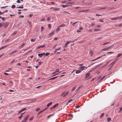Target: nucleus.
<instances>
[{"instance_id": "nucleus-48", "label": "nucleus", "mask_w": 122, "mask_h": 122, "mask_svg": "<svg viewBox=\"0 0 122 122\" xmlns=\"http://www.w3.org/2000/svg\"><path fill=\"white\" fill-rule=\"evenodd\" d=\"M17 33V32L16 31H15L14 32V33L12 34L13 35V36H14L15 34H16Z\"/></svg>"}, {"instance_id": "nucleus-33", "label": "nucleus", "mask_w": 122, "mask_h": 122, "mask_svg": "<svg viewBox=\"0 0 122 122\" xmlns=\"http://www.w3.org/2000/svg\"><path fill=\"white\" fill-rule=\"evenodd\" d=\"M117 19H122V16H118L117 17Z\"/></svg>"}, {"instance_id": "nucleus-56", "label": "nucleus", "mask_w": 122, "mask_h": 122, "mask_svg": "<svg viewBox=\"0 0 122 122\" xmlns=\"http://www.w3.org/2000/svg\"><path fill=\"white\" fill-rule=\"evenodd\" d=\"M8 11V10H6L5 11H4L3 12H2V14H3L5 12H7Z\"/></svg>"}, {"instance_id": "nucleus-59", "label": "nucleus", "mask_w": 122, "mask_h": 122, "mask_svg": "<svg viewBox=\"0 0 122 122\" xmlns=\"http://www.w3.org/2000/svg\"><path fill=\"white\" fill-rule=\"evenodd\" d=\"M99 30L98 29H94V31H97Z\"/></svg>"}, {"instance_id": "nucleus-11", "label": "nucleus", "mask_w": 122, "mask_h": 122, "mask_svg": "<svg viewBox=\"0 0 122 122\" xmlns=\"http://www.w3.org/2000/svg\"><path fill=\"white\" fill-rule=\"evenodd\" d=\"M98 67V66H95L90 71V72H91V71H94V70L95 69H96L97 68V67Z\"/></svg>"}, {"instance_id": "nucleus-2", "label": "nucleus", "mask_w": 122, "mask_h": 122, "mask_svg": "<svg viewBox=\"0 0 122 122\" xmlns=\"http://www.w3.org/2000/svg\"><path fill=\"white\" fill-rule=\"evenodd\" d=\"M90 66H88L87 67H86L85 66H81L79 67V69L80 70L83 71L85 70V68L86 69L88 67Z\"/></svg>"}, {"instance_id": "nucleus-50", "label": "nucleus", "mask_w": 122, "mask_h": 122, "mask_svg": "<svg viewBox=\"0 0 122 122\" xmlns=\"http://www.w3.org/2000/svg\"><path fill=\"white\" fill-rule=\"evenodd\" d=\"M78 22V21H76V22L73 23L72 24L74 26L75 24L76 23Z\"/></svg>"}, {"instance_id": "nucleus-55", "label": "nucleus", "mask_w": 122, "mask_h": 122, "mask_svg": "<svg viewBox=\"0 0 122 122\" xmlns=\"http://www.w3.org/2000/svg\"><path fill=\"white\" fill-rule=\"evenodd\" d=\"M51 19V17H48L47 18V20L48 21L49 20Z\"/></svg>"}, {"instance_id": "nucleus-6", "label": "nucleus", "mask_w": 122, "mask_h": 122, "mask_svg": "<svg viewBox=\"0 0 122 122\" xmlns=\"http://www.w3.org/2000/svg\"><path fill=\"white\" fill-rule=\"evenodd\" d=\"M45 55V53L43 52L42 53L39 54L38 56L40 57H41L42 56H43Z\"/></svg>"}, {"instance_id": "nucleus-42", "label": "nucleus", "mask_w": 122, "mask_h": 122, "mask_svg": "<svg viewBox=\"0 0 122 122\" xmlns=\"http://www.w3.org/2000/svg\"><path fill=\"white\" fill-rule=\"evenodd\" d=\"M15 7V5H13L11 6V8L13 9Z\"/></svg>"}, {"instance_id": "nucleus-23", "label": "nucleus", "mask_w": 122, "mask_h": 122, "mask_svg": "<svg viewBox=\"0 0 122 122\" xmlns=\"http://www.w3.org/2000/svg\"><path fill=\"white\" fill-rule=\"evenodd\" d=\"M29 116H27L26 117H25V118L24 119V120H25L26 121L28 119V118L29 117Z\"/></svg>"}, {"instance_id": "nucleus-52", "label": "nucleus", "mask_w": 122, "mask_h": 122, "mask_svg": "<svg viewBox=\"0 0 122 122\" xmlns=\"http://www.w3.org/2000/svg\"><path fill=\"white\" fill-rule=\"evenodd\" d=\"M3 26V23H2L1 22L0 23V27H1Z\"/></svg>"}, {"instance_id": "nucleus-13", "label": "nucleus", "mask_w": 122, "mask_h": 122, "mask_svg": "<svg viewBox=\"0 0 122 122\" xmlns=\"http://www.w3.org/2000/svg\"><path fill=\"white\" fill-rule=\"evenodd\" d=\"M61 47H59V48H58V49H55V51H54V53H56V52H57V50H58V51H59L61 49Z\"/></svg>"}, {"instance_id": "nucleus-17", "label": "nucleus", "mask_w": 122, "mask_h": 122, "mask_svg": "<svg viewBox=\"0 0 122 122\" xmlns=\"http://www.w3.org/2000/svg\"><path fill=\"white\" fill-rule=\"evenodd\" d=\"M88 11V10H81L79 11V13L80 12H84L86 11Z\"/></svg>"}, {"instance_id": "nucleus-27", "label": "nucleus", "mask_w": 122, "mask_h": 122, "mask_svg": "<svg viewBox=\"0 0 122 122\" xmlns=\"http://www.w3.org/2000/svg\"><path fill=\"white\" fill-rule=\"evenodd\" d=\"M57 77H58V76H56V77H52V78H50V79H49V80H54V79H55V78H57Z\"/></svg>"}, {"instance_id": "nucleus-31", "label": "nucleus", "mask_w": 122, "mask_h": 122, "mask_svg": "<svg viewBox=\"0 0 122 122\" xmlns=\"http://www.w3.org/2000/svg\"><path fill=\"white\" fill-rule=\"evenodd\" d=\"M65 25L64 24H63L62 25H60L59 26V27H64L65 26Z\"/></svg>"}, {"instance_id": "nucleus-44", "label": "nucleus", "mask_w": 122, "mask_h": 122, "mask_svg": "<svg viewBox=\"0 0 122 122\" xmlns=\"http://www.w3.org/2000/svg\"><path fill=\"white\" fill-rule=\"evenodd\" d=\"M63 13H66V14H70V13H69V12H66V11H63Z\"/></svg>"}, {"instance_id": "nucleus-12", "label": "nucleus", "mask_w": 122, "mask_h": 122, "mask_svg": "<svg viewBox=\"0 0 122 122\" xmlns=\"http://www.w3.org/2000/svg\"><path fill=\"white\" fill-rule=\"evenodd\" d=\"M17 50H15L14 51L12 52L11 53H10V55L13 54L17 52Z\"/></svg>"}, {"instance_id": "nucleus-20", "label": "nucleus", "mask_w": 122, "mask_h": 122, "mask_svg": "<svg viewBox=\"0 0 122 122\" xmlns=\"http://www.w3.org/2000/svg\"><path fill=\"white\" fill-rule=\"evenodd\" d=\"M7 46V45H6L5 46L2 47L0 48V51L2 49H3L5 48L6 47V46Z\"/></svg>"}, {"instance_id": "nucleus-58", "label": "nucleus", "mask_w": 122, "mask_h": 122, "mask_svg": "<svg viewBox=\"0 0 122 122\" xmlns=\"http://www.w3.org/2000/svg\"><path fill=\"white\" fill-rule=\"evenodd\" d=\"M56 72H58L59 71V69H56V71H55Z\"/></svg>"}, {"instance_id": "nucleus-45", "label": "nucleus", "mask_w": 122, "mask_h": 122, "mask_svg": "<svg viewBox=\"0 0 122 122\" xmlns=\"http://www.w3.org/2000/svg\"><path fill=\"white\" fill-rule=\"evenodd\" d=\"M50 53H47V52L46 54H45V56H47L49 55L50 54Z\"/></svg>"}, {"instance_id": "nucleus-4", "label": "nucleus", "mask_w": 122, "mask_h": 122, "mask_svg": "<svg viewBox=\"0 0 122 122\" xmlns=\"http://www.w3.org/2000/svg\"><path fill=\"white\" fill-rule=\"evenodd\" d=\"M53 9L54 11H59V9L57 7H51L50 9Z\"/></svg>"}, {"instance_id": "nucleus-32", "label": "nucleus", "mask_w": 122, "mask_h": 122, "mask_svg": "<svg viewBox=\"0 0 122 122\" xmlns=\"http://www.w3.org/2000/svg\"><path fill=\"white\" fill-rule=\"evenodd\" d=\"M16 8H22L23 9V7L22 6H19V7H17Z\"/></svg>"}, {"instance_id": "nucleus-61", "label": "nucleus", "mask_w": 122, "mask_h": 122, "mask_svg": "<svg viewBox=\"0 0 122 122\" xmlns=\"http://www.w3.org/2000/svg\"><path fill=\"white\" fill-rule=\"evenodd\" d=\"M16 2L18 3H20V0H17V1H16Z\"/></svg>"}, {"instance_id": "nucleus-40", "label": "nucleus", "mask_w": 122, "mask_h": 122, "mask_svg": "<svg viewBox=\"0 0 122 122\" xmlns=\"http://www.w3.org/2000/svg\"><path fill=\"white\" fill-rule=\"evenodd\" d=\"M83 86H81L80 87H79L78 89H77L76 90V92L81 87Z\"/></svg>"}, {"instance_id": "nucleus-5", "label": "nucleus", "mask_w": 122, "mask_h": 122, "mask_svg": "<svg viewBox=\"0 0 122 122\" xmlns=\"http://www.w3.org/2000/svg\"><path fill=\"white\" fill-rule=\"evenodd\" d=\"M68 93V92H67L66 93L64 92L62 93L61 96L63 95V97H64L66 96L67 95Z\"/></svg>"}, {"instance_id": "nucleus-35", "label": "nucleus", "mask_w": 122, "mask_h": 122, "mask_svg": "<svg viewBox=\"0 0 122 122\" xmlns=\"http://www.w3.org/2000/svg\"><path fill=\"white\" fill-rule=\"evenodd\" d=\"M111 120V118L108 117L107 118V120L108 122H109Z\"/></svg>"}, {"instance_id": "nucleus-34", "label": "nucleus", "mask_w": 122, "mask_h": 122, "mask_svg": "<svg viewBox=\"0 0 122 122\" xmlns=\"http://www.w3.org/2000/svg\"><path fill=\"white\" fill-rule=\"evenodd\" d=\"M105 77V76H104L100 80H99L98 81V82H100V81H102Z\"/></svg>"}, {"instance_id": "nucleus-25", "label": "nucleus", "mask_w": 122, "mask_h": 122, "mask_svg": "<svg viewBox=\"0 0 122 122\" xmlns=\"http://www.w3.org/2000/svg\"><path fill=\"white\" fill-rule=\"evenodd\" d=\"M58 105V103H56L55 105L54 106H53V107H54V108L56 107H57Z\"/></svg>"}, {"instance_id": "nucleus-10", "label": "nucleus", "mask_w": 122, "mask_h": 122, "mask_svg": "<svg viewBox=\"0 0 122 122\" xmlns=\"http://www.w3.org/2000/svg\"><path fill=\"white\" fill-rule=\"evenodd\" d=\"M25 113V112H24L21 113V114L20 116L19 117V119H21L22 118V117H23L24 114Z\"/></svg>"}, {"instance_id": "nucleus-7", "label": "nucleus", "mask_w": 122, "mask_h": 122, "mask_svg": "<svg viewBox=\"0 0 122 122\" xmlns=\"http://www.w3.org/2000/svg\"><path fill=\"white\" fill-rule=\"evenodd\" d=\"M71 42V41H66V42L65 44V47H67V45L69 44Z\"/></svg>"}, {"instance_id": "nucleus-63", "label": "nucleus", "mask_w": 122, "mask_h": 122, "mask_svg": "<svg viewBox=\"0 0 122 122\" xmlns=\"http://www.w3.org/2000/svg\"><path fill=\"white\" fill-rule=\"evenodd\" d=\"M1 19L3 20V21H4L5 20V18L4 17H1Z\"/></svg>"}, {"instance_id": "nucleus-60", "label": "nucleus", "mask_w": 122, "mask_h": 122, "mask_svg": "<svg viewBox=\"0 0 122 122\" xmlns=\"http://www.w3.org/2000/svg\"><path fill=\"white\" fill-rule=\"evenodd\" d=\"M80 107V106H75V107L76 108H79V107Z\"/></svg>"}, {"instance_id": "nucleus-16", "label": "nucleus", "mask_w": 122, "mask_h": 122, "mask_svg": "<svg viewBox=\"0 0 122 122\" xmlns=\"http://www.w3.org/2000/svg\"><path fill=\"white\" fill-rule=\"evenodd\" d=\"M81 70H76V74H78V73H80L81 72Z\"/></svg>"}, {"instance_id": "nucleus-22", "label": "nucleus", "mask_w": 122, "mask_h": 122, "mask_svg": "<svg viewBox=\"0 0 122 122\" xmlns=\"http://www.w3.org/2000/svg\"><path fill=\"white\" fill-rule=\"evenodd\" d=\"M108 49V48H107V47L103 49H102V51H106Z\"/></svg>"}, {"instance_id": "nucleus-29", "label": "nucleus", "mask_w": 122, "mask_h": 122, "mask_svg": "<svg viewBox=\"0 0 122 122\" xmlns=\"http://www.w3.org/2000/svg\"><path fill=\"white\" fill-rule=\"evenodd\" d=\"M25 44V43H23L22 44V45H21L20 47V48H21L22 47L24 46V44Z\"/></svg>"}, {"instance_id": "nucleus-15", "label": "nucleus", "mask_w": 122, "mask_h": 122, "mask_svg": "<svg viewBox=\"0 0 122 122\" xmlns=\"http://www.w3.org/2000/svg\"><path fill=\"white\" fill-rule=\"evenodd\" d=\"M45 45H43L42 46H38V47L37 48V49H38L40 48H43V47H45Z\"/></svg>"}, {"instance_id": "nucleus-46", "label": "nucleus", "mask_w": 122, "mask_h": 122, "mask_svg": "<svg viewBox=\"0 0 122 122\" xmlns=\"http://www.w3.org/2000/svg\"><path fill=\"white\" fill-rule=\"evenodd\" d=\"M99 21L101 22H104V21L103 20L101 19H100L99 20Z\"/></svg>"}, {"instance_id": "nucleus-3", "label": "nucleus", "mask_w": 122, "mask_h": 122, "mask_svg": "<svg viewBox=\"0 0 122 122\" xmlns=\"http://www.w3.org/2000/svg\"><path fill=\"white\" fill-rule=\"evenodd\" d=\"M74 3V2H68L66 3V5H62V7L63 8H64L66 7H68L69 6V4H73Z\"/></svg>"}, {"instance_id": "nucleus-26", "label": "nucleus", "mask_w": 122, "mask_h": 122, "mask_svg": "<svg viewBox=\"0 0 122 122\" xmlns=\"http://www.w3.org/2000/svg\"><path fill=\"white\" fill-rule=\"evenodd\" d=\"M60 27L59 26L58 28H57L56 29V32H58L60 30V28H59Z\"/></svg>"}, {"instance_id": "nucleus-49", "label": "nucleus", "mask_w": 122, "mask_h": 122, "mask_svg": "<svg viewBox=\"0 0 122 122\" xmlns=\"http://www.w3.org/2000/svg\"><path fill=\"white\" fill-rule=\"evenodd\" d=\"M54 33V31H53L50 34V35H51L53 34Z\"/></svg>"}, {"instance_id": "nucleus-30", "label": "nucleus", "mask_w": 122, "mask_h": 122, "mask_svg": "<svg viewBox=\"0 0 122 122\" xmlns=\"http://www.w3.org/2000/svg\"><path fill=\"white\" fill-rule=\"evenodd\" d=\"M36 40V38H35L34 39H31V40H30V41L31 42H34V41H35Z\"/></svg>"}, {"instance_id": "nucleus-62", "label": "nucleus", "mask_w": 122, "mask_h": 122, "mask_svg": "<svg viewBox=\"0 0 122 122\" xmlns=\"http://www.w3.org/2000/svg\"><path fill=\"white\" fill-rule=\"evenodd\" d=\"M122 110V107H121L120 109V110L118 112H120Z\"/></svg>"}, {"instance_id": "nucleus-36", "label": "nucleus", "mask_w": 122, "mask_h": 122, "mask_svg": "<svg viewBox=\"0 0 122 122\" xmlns=\"http://www.w3.org/2000/svg\"><path fill=\"white\" fill-rule=\"evenodd\" d=\"M89 54H90L91 56H92L93 54V53L91 51H89Z\"/></svg>"}, {"instance_id": "nucleus-54", "label": "nucleus", "mask_w": 122, "mask_h": 122, "mask_svg": "<svg viewBox=\"0 0 122 122\" xmlns=\"http://www.w3.org/2000/svg\"><path fill=\"white\" fill-rule=\"evenodd\" d=\"M8 7V6H3V7H1V8H5L7 7Z\"/></svg>"}, {"instance_id": "nucleus-38", "label": "nucleus", "mask_w": 122, "mask_h": 122, "mask_svg": "<svg viewBox=\"0 0 122 122\" xmlns=\"http://www.w3.org/2000/svg\"><path fill=\"white\" fill-rule=\"evenodd\" d=\"M77 40H78L77 39H74L72 41H71V42H75V41H76Z\"/></svg>"}, {"instance_id": "nucleus-18", "label": "nucleus", "mask_w": 122, "mask_h": 122, "mask_svg": "<svg viewBox=\"0 0 122 122\" xmlns=\"http://www.w3.org/2000/svg\"><path fill=\"white\" fill-rule=\"evenodd\" d=\"M110 61H108L106 63V64H105L103 66V67H104L106 66L108 64V63H109Z\"/></svg>"}, {"instance_id": "nucleus-19", "label": "nucleus", "mask_w": 122, "mask_h": 122, "mask_svg": "<svg viewBox=\"0 0 122 122\" xmlns=\"http://www.w3.org/2000/svg\"><path fill=\"white\" fill-rule=\"evenodd\" d=\"M122 55L121 53V54H117V56L116 57V58H118L120 56H121Z\"/></svg>"}, {"instance_id": "nucleus-14", "label": "nucleus", "mask_w": 122, "mask_h": 122, "mask_svg": "<svg viewBox=\"0 0 122 122\" xmlns=\"http://www.w3.org/2000/svg\"><path fill=\"white\" fill-rule=\"evenodd\" d=\"M116 62V61L115 60L113 62H112L111 63L110 65L112 66H113V65Z\"/></svg>"}, {"instance_id": "nucleus-39", "label": "nucleus", "mask_w": 122, "mask_h": 122, "mask_svg": "<svg viewBox=\"0 0 122 122\" xmlns=\"http://www.w3.org/2000/svg\"><path fill=\"white\" fill-rule=\"evenodd\" d=\"M76 86H74V87H73L72 89V91H73L76 88Z\"/></svg>"}, {"instance_id": "nucleus-1", "label": "nucleus", "mask_w": 122, "mask_h": 122, "mask_svg": "<svg viewBox=\"0 0 122 122\" xmlns=\"http://www.w3.org/2000/svg\"><path fill=\"white\" fill-rule=\"evenodd\" d=\"M9 24V23L8 22H6L3 23V26L4 28H6L8 27Z\"/></svg>"}, {"instance_id": "nucleus-8", "label": "nucleus", "mask_w": 122, "mask_h": 122, "mask_svg": "<svg viewBox=\"0 0 122 122\" xmlns=\"http://www.w3.org/2000/svg\"><path fill=\"white\" fill-rule=\"evenodd\" d=\"M26 108H24L22 109L21 110H20L19 111V112L18 113V114H20L22 112H23V111L25 110H26Z\"/></svg>"}, {"instance_id": "nucleus-43", "label": "nucleus", "mask_w": 122, "mask_h": 122, "mask_svg": "<svg viewBox=\"0 0 122 122\" xmlns=\"http://www.w3.org/2000/svg\"><path fill=\"white\" fill-rule=\"evenodd\" d=\"M69 116L73 118V115L72 114H69Z\"/></svg>"}, {"instance_id": "nucleus-24", "label": "nucleus", "mask_w": 122, "mask_h": 122, "mask_svg": "<svg viewBox=\"0 0 122 122\" xmlns=\"http://www.w3.org/2000/svg\"><path fill=\"white\" fill-rule=\"evenodd\" d=\"M34 117L33 116H32L29 119V120L30 121H31L34 118Z\"/></svg>"}, {"instance_id": "nucleus-64", "label": "nucleus", "mask_w": 122, "mask_h": 122, "mask_svg": "<svg viewBox=\"0 0 122 122\" xmlns=\"http://www.w3.org/2000/svg\"><path fill=\"white\" fill-rule=\"evenodd\" d=\"M26 121L24 119H23L22 121L21 122H25Z\"/></svg>"}, {"instance_id": "nucleus-57", "label": "nucleus", "mask_w": 122, "mask_h": 122, "mask_svg": "<svg viewBox=\"0 0 122 122\" xmlns=\"http://www.w3.org/2000/svg\"><path fill=\"white\" fill-rule=\"evenodd\" d=\"M42 111H40L37 114V115H38L39 114H40L42 112Z\"/></svg>"}, {"instance_id": "nucleus-41", "label": "nucleus", "mask_w": 122, "mask_h": 122, "mask_svg": "<svg viewBox=\"0 0 122 122\" xmlns=\"http://www.w3.org/2000/svg\"><path fill=\"white\" fill-rule=\"evenodd\" d=\"M95 25V23H92L91 24V25L92 27H93Z\"/></svg>"}, {"instance_id": "nucleus-9", "label": "nucleus", "mask_w": 122, "mask_h": 122, "mask_svg": "<svg viewBox=\"0 0 122 122\" xmlns=\"http://www.w3.org/2000/svg\"><path fill=\"white\" fill-rule=\"evenodd\" d=\"M90 75V74L89 72L87 73L85 75L86 77L85 78H87L88 77H89Z\"/></svg>"}, {"instance_id": "nucleus-53", "label": "nucleus", "mask_w": 122, "mask_h": 122, "mask_svg": "<svg viewBox=\"0 0 122 122\" xmlns=\"http://www.w3.org/2000/svg\"><path fill=\"white\" fill-rule=\"evenodd\" d=\"M44 28V27H43L42 26L41 27V31H42L43 30V29Z\"/></svg>"}, {"instance_id": "nucleus-21", "label": "nucleus", "mask_w": 122, "mask_h": 122, "mask_svg": "<svg viewBox=\"0 0 122 122\" xmlns=\"http://www.w3.org/2000/svg\"><path fill=\"white\" fill-rule=\"evenodd\" d=\"M111 20H117V18L116 17L115 18H111Z\"/></svg>"}, {"instance_id": "nucleus-37", "label": "nucleus", "mask_w": 122, "mask_h": 122, "mask_svg": "<svg viewBox=\"0 0 122 122\" xmlns=\"http://www.w3.org/2000/svg\"><path fill=\"white\" fill-rule=\"evenodd\" d=\"M104 113H102L101 114L100 118H101L104 115Z\"/></svg>"}, {"instance_id": "nucleus-47", "label": "nucleus", "mask_w": 122, "mask_h": 122, "mask_svg": "<svg viewBox=\"0 0 122 122\" xmlns=\"http://www.w3.org/2000/svg\"><path fill=\"white\" fill-rule=\"evenodd\" d=\"M51 26V25L50 24H49L48 25V28L50 29Z\"/></svg>"}, {"instance_id": "nucleus-28", "label": "nucleus", "mask_w": 122, "mask_h": 122, "mask_svg": "<svg viewBox=\"0 0 122 122\" xmlns=\"http://www.w3.org/2000/svg\"><path fill=\"white\" fill-rule=\"evenodd\" d=\"M52 103V102H50L49 103H48L47 105V107H48L50 106V105H51Z\"/></svg>"}, {"instance_id": "nucleus-51", "label": "nucleus", "mask_w": 122, "mask_h": 122, "mask_svg": "<svg viewBox=\"0 0 122 122\" xmlns=\"http://www.w3.org/2000/svg\"><path fill=\"white\" fill-rule=\"evenodd\" d=\"M79 29L80 30H82L83 29V28L82 27H80L79 28Z\"/></svg>"}]
</instances>
